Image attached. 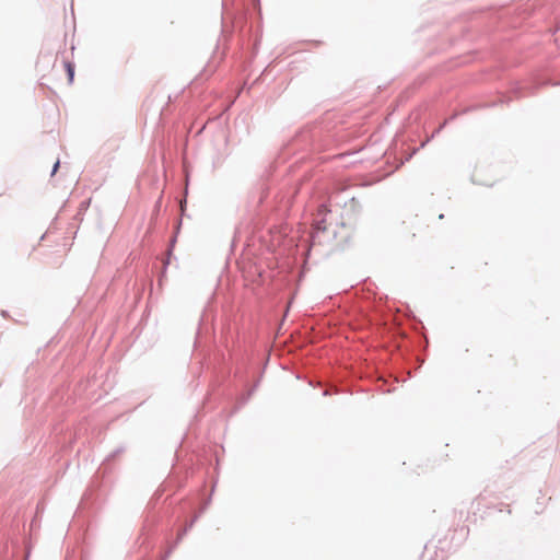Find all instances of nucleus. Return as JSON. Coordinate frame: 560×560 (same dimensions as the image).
Listing matches in <instances>:
<instances>
[{
  "label": "nucleus",
  "mask_w": 560,
  "mask_h": 560,
  "mask_svg": "<svg viewBox=\"0 0 560 560\" xmlns=\"http://www.w3.org/2000/svg\"><path fill=\"white\" fill-rule=\"evenodd\" d=\"M65 68H66L67 73H68V80H69L70 83H72L73 77H74V66L70 61H66L65 62Z\"/></svg>",
  "instance_id": "1"
},
{
  "label": "nucleus",
  "mask_w": 560,
  "mask_h": 560,
  "mask_svg": "<svg viewBox=\"0 0 560 560\" xmlns=\"http://www.w3.org/2000/svg\"><path fill=\"white\" fill-rule=\"evenodd\" d=\"M58 166H59V161H57V162L55 163V165H54V170H52V174H55V173H56V171H57Z\"/></svg>",
  "instance_id": "2"
}]
</instances>
